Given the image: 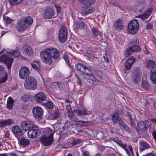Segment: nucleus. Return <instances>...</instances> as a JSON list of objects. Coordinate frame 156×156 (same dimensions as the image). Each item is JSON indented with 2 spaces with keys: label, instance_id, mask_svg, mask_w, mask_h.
Wrapping results in <instances>:
<instances>
[{
  "label": "nucleus",
  "instance_id": "obj_12",
  "mask_svg": "<svg viewBox=\"0 0 156 156\" xmlns=\"http://www.w3.org/2000/svg\"><path fill=\"white\" fill-rule=\"evenodd\" d=\"M55 14V11L53 8L48 6L46 7L44 12V17L46 19L52 18Z\"/></svg>",
  "mask_w": 156,
  "mask_h": 156
},
{
  "label": "nucleus",
  "instance_id": "obj_41",
  "mask_svg": "<svg viewBox=\"0 0 156 156\" xmlns=\"http://www.w3.org/2000/svg\"><path fill=\"white\" fill-rule=\"evenodd\" d=\"M22 0H9L10 4L12 5L18 4L22 2Z\"/></svg>",
  "mask_w": 156,
  "mask_h": 156
},
{
  "label": "nucleus",
  "instance_id": "obj_27",
  "mask_svg": "<svg viewBox=\"0 0 156 156\" xmlns=\"http://www.w3.org/2000/svg\"><path fill=\"white\" fill-rule=\"evenodd\" d=\"M6 51L8 53L12 55L15 58L19 56L20 54V52L17 50H13L11 49H7Z\"/></svg>",
  "mask_w": 156,
  "mask_h": 156
},
{
  "label": "nucleus",
  "instance_id": "obj_24",
  "mask_svg": "<svg viewBox=\"0 0 156 156\" xmlns=\"http://www.w3.org/2000/svg\"><path fill=\"white\" fill-rule=\"evenodd\" d=\"M23 52L28 55L31 56L33 54V51L32 48L28 46L23 47Z\"/></svg>",
  "mask_w": 156,
  "mask_h": 156
},
{
  "label": "nucleus",
  "instance_id": "obj_31",
  "mask_svg": "<svg viewBox=\"0 0 156 156\" xmlns=\"http://www.w3.org/2000/svg\"><path fill=\"white\" fill-rule=\"evenodd\" d=\"M12 123V120L10 119L2 121H0V128L9 125L11 124Z\"/></svg>",
  "mask_w": 156,
  "mask_h": 156
},
{
  "label": "nucleus",
  "instance_id": "obj_42",
  "mask_svg": "<svg viewBox=\"0 0 156 156\" xmlns=\"http://www.w3.org/2000/svg\"><path fill=\"white\" fill-rule=\"evenodd\" d=\"M133 52L131 48H128L125 51L124 55L125 56L128 57L129 55H130Z\"/></svg>",
  "mask_w": 156,
  "mask_h": 156
},
{
  "label": "nucleus",
  "instance_id": "obj_7",
  "mask_svg": "<svg viewBox=\"0 0 156 156\" xmlns=\"http://www.w3.org/2000/svg\"><path fill=\"white\" fill-rule=\"evenodd\" d=\"M67 34V28L65 26H62L59 33V39L61 42L64 43L66 41Z\"/></svg>",
  "mask_w": 156,
  "mask_h": 156
},
{
  "label": "nucleus",
  "instance_id": "obj_35",
  "mask_svg": "<svg viewBox=\"0 0 156 156\" xmlns=\"http://www.w3.org/2000/svg\"><path fill=\"white\" fill-rule=\"evenodd\" d=\"M30 143V141L24 137L22 138L20 140V144L23 147H25Z\"/></svg>",
  "mask_w": 156,
  "mask_h": 156
},
{
  "label": "nucleus",
  "instance_id": "obj_26",
  "mask_svg": "<svg viewBox=\"0 0 156 156\" xmlns=\"http://www.w3.org/2000/svg\"><path fill=\"white\" fill-rule=\"evenodd\" d=\"M134 6V10L136 13L142 12L144 8V4L143 3L136 4Z\"/></svg>",
  "mask_w": 156,
  "mask_h": 156
},
{
  "label": "nucleus",
  "instance_id": "obj_30",
  "mask_svg": "<svg viewBox=\"0 0 156 156\" xmlns=\"http://www.w3.org/2000/svg\"><path fill=\"white\" fill-rule=\"evenodd\" d=\"M74 25L76 28H82L84 27V23L81 20H78L74 23Z\"/></svg>",
  "mask_w": 156,
  "mask_h": 156
},
{
  "label": "nucleus",
  "instance_id": "obj_19",
  "mask_svg": "<svg viewBox=\"0 0 156 156\" xmlns=\"http://www.w3.org/2000/svg\"><path fill=\"white\" fill-rule=\"evenodd\" d=\"M47 49L52 58L57 59L58 58L59 53L58 50L55 48H48Z\"/></svg>",
  "mask_w": 156,
  "mask_h": 156
},
{
  "label": "nucleus",
  "instance_id": "obj_59",
  "mask_svg": "<svg viewBox=\"0 0 156 156\" xmlns=\"http://www.w3.org/2000/svg\"><path fill=\"white\" fill-rule=\"evenodd\" d=\"M77 83L79 85H81V81L80 80V79L79 77H77Z\"/></svg>",
  "mask_w": 156,
  "mask_h": 156
},
{
  "label": "nucleus",
  "instance_id": "obj_62",
  "mask_svg": "<svg viewBox=\"0 0 156 156\" xmlns=\"http://www.w3.org/2000/svg\"><path fill=\"white\" fill-rule=\"evenodd\" d=\"M0 156H8L7 154L4 153V154H0Z\"/></svg>",
  "mask_w": 156,
  "mask_h": 156
},
{
  "label": "nucleus",
  "instance_id": "obj_3",
  "mask_svg": "<svg viewBox=\"0 0 156 156\" xmlns=\"http://www.w3.org/2000/svg\"><path fill=\"white\" fill-rule=\"evenodd\" d=\"M139 28L138 21L135 19L133 20L129 23L127 27V32L128 34H134L138 31Z\"/></svg>",
  "mask_w": 156,
  "mask_h": 156
},
{
  "label": "nucleus",
  "instance_id": "obj_63",
  "mask_svg": "<svg viewBox=\"0 0 156 156\" xmlns=\"http://www.w3.org/2000/svg\"><path fill=\"white\" fill-rule=\"evenodd\" d=\"M145 156H156L155 155L153 154H149Z\"/></svg>",
  "mask_w": 156,
  "mask_h": 156
},
{
  "label": "nucleus",
  "instance_id": "obj_38",
  "mask_svg": "<svg viewBox=\"0 0 156 156\" xmlns=\"http://www.w3.org/2000/svg\"><path fill=\"white\" fill-rule=\"evenodd\" d=\"M112 119L114 123H116L117 121H119V119H121L119 117V114L117 112H115L112 115Z\"/></svg>",
  "mask_w": 156,
  "mask_h": 156
},
{
  "label": "nucleus",
  "instance_id": "obj_36",
  "mask_svg": "<svg viewBox=\"0 0 156 156\" xmlns=\"http://www.w3.org/2000/svg\"><path fill=\"white\" fill-rule=\"evenodd\" d=\"M13 101L11 97H9L7 101V107L9 109H11L13 107Z\"/></svg>",
  "mask_w": 156,
  "mask_h": 156
},
{
  "label": "nucleus",
  "instance_id": "obj_13",
  "mask_svg": "<svg viewBox=\"0 0 156 156\" xmlns=\"http://www.w3.org/2000/svg\"><path fill=\"white\" fill-rule=\"evenodd\" d=\"M30 73L29 69L26 67L21 68L19 72V76L22 79H25Z\"/></svg>",
  "mask_w": 156,
  "mask_h": 156
},
{
  "label": "nucleus",
  "instance_id": "obj_14",
  "mask_svg": "<svg viewBox=\"0 0 156 156\" xmlns=\"http://www.w3.org/2000/svg\"><path fill=\"white\" fill-rule=\"evenodd\" d=\"M41 133V130L37 129V126L36 128L30 129L27 133L28 136L30 138H34L39 136Z\"/></svg>",
  "mask_w": 156,
  "mask_h": 156
},
{
  "label": "nucleus",
  "instance_id": "obj_52",
  "mask_svg": "<svg viewBox=\"0 0 156 156\" xmlns=\"http://www.w3.org/2000/svg\"><path fill=\"white\" fill-rule=\"evenodd\" d=\"M60 83H58L54 82L53 83V86L55 87H58V88H59L61 86Z\"/></svg>",
  "mask_w": 156,
  "mask_h": 156
},
{
  "label": "nucleus",
  "instance_id": "obj_46",
  "mask_svg": "<svg viewBox=\"0 0 156 156\" xmlns=\"http://www.w3.org/2000/svg\"><path fill=\"white\" fill-rule=\"evenodd\" d=\"M32 67L36 70H38L39 68V63L38 62H36L32 65Z\"/></svg>",
  "mask_w": 156,
  "mask_h": 156
},
{
  "label": "nucleus",
  "instance_id": "obj_22",
  "mask_svg": "<svg viewBox=\"0 0 156 156\" xmlns=\"http://www.w3.org/2000/svg\"><path fill=\"white\" fill-rule=\"evenodd\" d=\"M135 61V59L133 58V57H130L126 60L125 63L126 69L127 70L129 69Z\"/></svg>",
  "mask_w": 156,
  "mask_h": 156
},
{
  "label": "nucleus",
  "instance_id": "obj_56",
  "mask_svg": "<svg viewBox=\"0 0 156 156\" xmlns=\"http://www.w3.org/2000/svg\"><path fill=\"white\" fill-rule=\"evenodd\" d=\"M152 135L156 142V132L155 131L152 132Z\"/></svg>",
  "mask_w": 156,
  "mask_h": 156
},
{
  "label": "nucleus",
  "instance_id": "obj_11",
  "mask_svg": "<svg viewBox=\"0 0 156 156\" xmlns=\"http://www.w3.org/2000/svg\"><path fill=\"white\" fill-rule=\"evenodd\" d=\"M53 133H52L48 137L44 136L41 137L40 139L41 142L44 146H47L50 145L53 141Z\"/></svg>",
  "mask_w": 156,
  "mask_h": 156
},
{
  "label": "nucleus",
  "instance_id": "obj_43",
  "mask_svg": "<svg viewBox=\"0 0 156 156\" xmlns=\"http://www.w3.org/2000/svg\"><path fill=\"white\" fill-rule=\"evenodd\" d=\"M45 106L48 108L51 109L53 108V105L52 102L50 101H47L44 104Z\"/></svg>",
  "mask_w": 156,
  "mask_h": 156
},
{
  "label": "nucleus",
  "instance_id": "obj_45",
  "mask_svg": "<svg viewBox=\"0 0 156 156\" xmlns=\"http://www.w3.org/2000/svg\"><path fill=\"white\" fill-rule=\"evenodd\" d=\"M131 49L132 50V52H137L140 50V47L138 45H133L131 47Z\"/></svg>",
  "mask_w": 156,
  "mask_h": 156
},
{
  "label": "nucleus",
  "instance_id": "obj_50",
  "mask_svg": "<svg viewBox=\"0 0 156 156\" xmlns=\"http://www.w3.org/2000/svg\"><path fill=\"white\" fill-rule=\"evenodd\" d=\"M86 122L83 121H77L75 123V125H83Z\"/></svg>",
  "mask_w": 156,
  "mask_h": 156
},
{
  "label": "nucleus",
  "instance_id": "obj_48",
  "mask_svg": "<svg viewBox=\"0 0 156 156\" xmlns=\"http://www.w3.org/2000/svg\"><path fill=\"white\" fill-rule=\"evenodd\" d=\"M54 5L56 9L57 13H60L61 12V9L60 5L56 4H54Z\"/></svg>",
  "mask_w": 156,
  "mask_h": 156
},
{
  "label": "nucleus",
  "instance_id": "obj_61",
  "mask_svg": "<svg viewBox=\"0 0 156 156\" xmlns=\"http://www.w3.org/2000/svg\"><path fill=\"white\" fill-rule=\"evenodd\" d=\"M9 135V133L8 132H6L5 134V136L6 137H8Z\"/></svg>",
  "mask_w": 156,
  "mask_h": 156
},
{
  "label": "nucleus",
  "instance_id": "obj_21",
  "mask_svg": "<svg viewBox=\"0 0 156 156\" xmlns=\"http://www.w3.org/2000/svg\"><path fill=\"white\" fill-rule=\"evenodd\" d=\"M74 112L77 115L80 116L85 115H88L91 113V112L90 111H87L85 109L81 110L76 109L74 111Z\"/></svg>",
  "mask_w": 156,
  "mask_h": 156
},
{
  "label": "nucleus",
  "instance_id": "obj_54",
  "mask_svg": "<svg viewBox=\"0 0 156 156\" xmlns=\"http://www.w3.org/2000/svg\"><path fill=\"white\" fill-rule=\"evenodd\" d=\"M152 25L150 23H148L147 24L146 26V28L147 30H150L152 29Z\"/></svg>",
  "mask_w": 156,
  "mask_h": 156
},
{
  "label": "nucleus",
  "instance_id": "obj_9",
  "mask_svg": "<svg viewBox=\"0 0 156 156\" xmlns=\"http://www.w3.org/2000/svg\"><path fill=\"white\" fill-rule=\"evenodd\" d=\"M13 60L12 58L7 56L5 54L2 55L0 57V61L5 63L9 69L11 68Z\"/></svg>",
  "mask_w": 156,
  "mask_h": 156
},
{
  "label": "nucleus",
  "instance_id": "obj_34",
  "mask_svg": "<svg viewBox=\"0 0 156 156\" xmlns=\"http://www.w3.org/2000/svg\"><path fill=\"white\" fill-rule=\"evenodd\" d=\"M92 33L94 37L98 39H100L101 32L95 28H92Z\"/></svg>",
  "mask_w": 156,
  "mask_h": 156
},
{
  "label": "nucleus",
  "instance_id": "obj_64",
  "mask_svg": "<svg viewBox=\"0 0 156 156\" xmlns=\"http://www.w3.org/2000/svg\"><path fill=\"white\" fill-rule=\"evenodd\" d=\"M151 122H154L156 124V119H152V120H151Z\"/></svg>",
  "mask_w": 156,
  "mask_h": 156
},
{
  "label": "nucleus",
  "instance_id": "obj_1",
  "mask_svg": "<svg viewBox=\"0 0 156 156\" xmlns=\"http://www.w3.org/2000/svg\"><path fill=\"white\" fill-rule=\"evenodd\" d=\"M75 66L78 70L80 71L79 73L83 78H85L86 76H87L93 82L99 81V80H97L92 72L91 67L87 66L85 65L79 63L76 65Z\"/></svg>",
  "mask_w": 156,
  "mask_h": 156
},
{
  "label": "nucleus",
  "instance_id": "obj_5",
  "mask_svg": "<svg viewBox=\"0 0 156 156\" xmlns=\"http://www.w3.org/2000/svg\"><path fill=\"white\" fill-rule=\"evenodd\" d=\"M40 56L41 59L44 63L48 65L52 63V57L47 49L41 52Z\"/></svg>",
  "mask_w": 156,
  "mask_h": 156
},
{
  "label": "nucleus",
  "instance_id": "obj_32",
  "mask_svg": "<svg viewBox=\"0 0 156 156\" xmlns=\"http://www.w3.org/2000/svg\"><path fill=\"white\" fill-rule=\"evenodd\" d=\"M150 79L154 84H156V71H150Z\"/></svg>",
  "mask_w": 156,
  "mask_h": 156
},
{
  "label": "nucleus",
  "instance_id": "obj_60",
  "mask_svg": "<svg viewBox=\"0 0 156 156\" xmlns=\"http://www.w3.org/2000/svg\"><path fill=\"white\" fill-rule=\"evenodd\" d=\"M106 156H116L115 154L113 153L108 154Z\"/></svg>",
  "mask_w": 156,
  "mask_h": 156
},
{
  "label": "nucleus",
  "instance_id": "obj_37",
  "mask_svg": "<svg viewBox=\"0 0 156 156\" xmlns=\"http://www.w3.org/2000/svg\"><path fill=\"white\" fill-rule=\"evenodd\" d=\"M119 122L121 126L126 131H127L128 132H130L129 127L126 124L125 122L122 120L121 119H119Z\"/></svg>",
  "mask_w": 156,
  "mask_h": 156
},
{
  "label": "nucleus",
  "instance_id": "obj_49",
  "mask_svg": "<svg viewBox=\"0 0 156 156\" xmlns=\"http://www.w3.org/2000/svg\"><path fill=\"white\" fill-rule=\"evenodd\" d=\"M81 140L80 139H76V140H74L72 144L73 145H76L80 144L81 143Z\"/></svg>",
  "mask_w": 156,
  "mask_h": 156
},
{
  "label": "nucleus",
  "instance_id": "obj_55",
  "mask_svg": "<svg viewBox=\"0 0 156 156\" xmlns=\"http://www.w3.org/2000/svg\"><path fill=\"white\" fill-rule=\"evenodd\" d=\"M63 58L64 60H65L66 62L68 63L69 62V58L67 55L65 54L63 56Z\"/></svg>",
  "mask_w": 156,
  "mask_h": 156
},
{
  "label": "nucleus",
  "instance_id": "obj_23",
  "mask_svg": "<svg viewBox=\"0 0 156 156\" xmlns=\"http://www.w3.org/2000/svg\"><path fill=\"white\" fill-rule=\"evenodd\" d=\"M139 144L140 145V149L141 151L151 147L150 145L144 141H140L139 142Z\"/></svg>",
  "mask_w": 156,
  "mask_h": 156
},
{
  "label": "nucleus",
  "instance_id": "obj_16",
  "mask_svg": "<svg viewBox=\"0 0 156 156\" xmlns=\"http://www.w3.org/2000/svg\"><path fill=\"white\" fill-rule=\"evenodd\" d=\"M13 133L14 136L17 138L23 134V132L21 128L19 126H15L12 128Z\"/></svg>",
  "mask_w": 156,
  "mask_h": 156
},
{
  "label": "nucleus",
  "instance_id": "obj_2",
  "mask_svg": "<svg viewBox=\"0 0 156 156\" xmlns=\"http://www.w3.org/2000/svg\"><path fill=\"white\" fill-rule=\"evenodd\" d=\"M33 22V20L30 16L26 17L20 20L18 23L17 29L19 31H24Z\"/></svg>",
  "mask_w": 156,
  "mask_h": 156
},
{
  "label": "nucleus",
  "instance_id": "obj_58",
  "mask_svg": "<svg viewBox=\"0 0 156 156\" xmlns=\"http://www.w3.org/2000/svg\"><path fill=\"white\" fill-rule=\"evenodd\" d=\"M129 149L132 154H133V149L131 146L129 145Z\"/></svg>",
  "mask_w": 156,
  "mask_h": 156
},
{
  "label": "nucleus",
  "instance_id": "obj_39",
  "mask_svg": "<svg viewBox=\"0 0 156 156\" xmlns=\"http://www.w3.org/2000/svg\"><path fill=\"white\" fill-rule=\"evenodd\" d=\"M118 145H119V146L124 149L129 156H130L129 151L126 147L127 145L126 144L122 143L121 142H119L118 143Z\"/></svg>",
  "mask_w": 156,
  "mask_h": 156
},
{
  "label": "nucleus",
  "instance_id": "obj_47",
  "mask_svg": "<svg viewBox=\"0 0 156 156\" xmlns=\"http://www.w3.org/2000/svg\"><path fill=\"white\" fill-rule=\"evenodd\" d=\"M7 79V76L6 74H4L3 77H2L0 78V83L5 82Z\"/></svg>",
  "mask_w": 156,
  "mask_h": 156
},
{
  "label": "nucleus",
  "instance_id": "obj_28",
  "mask_svg": "<svg viewBox=\"0 0 156 156\" xmlns=\"http://www.w3.org/2000/svg\"><path fill=\"white\" fill-rule=\"evenodd\" d=\"M79 1L86 6L88 7L95 2V0H79Z\"/></svg>",
  "mask_w": 156,
  "mask_h": 156
},
{
  "label": "nucleus",
  "instance_id": "obj_10",
  "mask_svg": "<svg viewBox=\"0 0 156 156\" xmlns=\"http://www.w3.org/2000/svg\"><path fill=\"white\" fill-rule=\"evenodd\" d=\"M32 113L34 117L39 120L41 119L43 116V110L40 107H34L32 109Z\"/></svg>",
  "mask_w": 156,
  "mask_h": 156
},
{
  "label": "nucleus",
  "instance_id": "obj_33",
  "mask_svg": "<svg viewBox=\"0 0 156 156\" xmlns=\"http://www.w3.org/2000/svg\"><path fill=\"white\" fill-rule=\"evenodd\" d=\"M94 10V8H92V7L91 8L88 7L82 11V14L83 15L85 16L92 12Z\"/></svg>",
  "mask_w": 156,
  "mask_h": 156
},
{
  "label": "nucleus",
  "instance_id": "obj_17",
  "mask_svg": "<svg viewBox=\"0 0 156 156\" xmlns=\"http://www.w3.org/2000/svg\"><path fill=\"white\" fill-rule=\"evenodd\" d=\"M66 108L69 119L72 121H76L77 119V117L74 115L72 112L71 106L70 105H66Z\"/></svg>",
  "mask_w": 156,
  "mask_h": 156
},
{
  "label": "nucleus",
  "instance_id": "obj_18",
  "mask_svg": "<svg viewBox=\"0 0 156 156\" xmlns=\"http://www.w3.org/2000/svg\"><path fill=\"white\" fill-rule=\"evenodd\" d=\"M34 99L37 102L41 103L46 100L45 94L42 92H40L35 95Z\"/></svg>",
  "mask_w": 156,
  "mask_h": 156
},
{
  "label": "nucleus",
  "instance_id": "obj_4",
  "mask_svg": "<svg viewBox=\"0 0 156 156\" xmlns=\"http://www.w3.org/2000/svg\"><path fill=\"white\" fill-rule=\"evenodd\" d=\"M37 82L33 76H29L25 80L24 87L28 90H34L37 87Z\"/></svg>",
  "mask_w": 156,
  "mask_h": 156
},
{
  "label": "nucleus",
  "instance_id": "obj_20",
  "mask_svg": "<svg viewBox=\"0 0 156 156\" xmlns=\"http://www.w3.org/2000/svg\"><path fill=\"white\" fill-rule=\"evenodd\" d=\"M152 11V9L150 8L148 9L146 12L142 14L136 16V18H138L141 19L143 21L145 20L146 19L148 18Z\"/></svg>",
  "mask_w": 156,
  "mask_h": 156
},
{
  "label": "nucleus",
  "instance_id": "obj_8",
  "mask_svg": "<svg viewBox=\"0 0 156 156\" xmlns=\"http://www.w3.org/2000/svg\"><path fill=\"white\" fill-rule=\"evenodd\" d=\"M151 124V121L150 120H148L145 121H141L137 123V126L139 129L141 130L144 131L147 129Z\"/></svg>",
  "mask_w": 156,
  "mask_h": 156
},
{
  "label": "nucleus",
  "instance_id": "obj_40",
  "mask_svg": "<svg viewBox=\"0 0 156 156\" xmlns=\"http://www.w3.org/2000/svg\"><path fill=\"white\" fill-rule=\"evenodd\" d=\"M60 114L58 111L54 112L51 115V119H57L60 116Z\"/></svg>",
  "mask_w": 156,
  "mask_h": 156
},
{
  "label": "nucleus",
  "instance_id": "obj_6",
  "mask_svg": "<svg viewBox=\"0 0 156 156\" xmlns=\"http://www.w3.org/2000/svg\"><path fill=\"white\" fill-rule=\"evenodd\" d=\"M141 72L138 68L135 69L133 71L132 77V81L134 84L139 83L141 79Z\"/></svg>",
  "mask_w": 156,
  "mask_h": 156
},
{
  "label": "nucleus",
  "instance_id": "obj_29",
  "mask_svg": "<svg viewBox=\"0 0 156 156\" xmlns=\"http://www.w3.org/2000/svg\"><path fill=\"white\" fill-rule=\"evenodd\" d=\"M147 68L150 69H154L155 66L156 64L155 62L152 60H148L146 62Z\"/></svg>",
  "mask_w": 156,
  "mask_h": 156
},
{
  "label": "nucleus",
  "instance_id": "obj_53",
  "mask_svg": "<svg viewBox=\"0 0 156 156\" xmlns=\"http://www.w3.org/2000/svg\"><path fill=\"white\" fill-rule=\"evenodd\" d=\"M82 152L83 156H90L89 152L87 151H83Z\"/></svg>",
  "mask_w": 156,
  "mask_h": 156
},
{
  "label": "nucleus",
  "instance_id": "obj_44",
  "mask_svg": "<svg viewBox=\"0 0 156 156\" xmlns=\"http://www.w3.org/2000/svg\"><path fill=\"white\" fill-rule=\"evenodd\" d=\"M3 21L5 23L8 24L11 23L12 20L11 18L9 17L5 16L3 17Z\"/></svg>",
  "mask_w": 156,
  "mask_h": 156
},
{
  "label": "nucleus",
  "instance_id": "obj_57",
  "mask_svg": "<svg viewBox=\"0 0 156 156\" xmlns=\"http://www.w3.org/2000/svg\"><path fill=\"white\" fill-rule=\"evenodd\" d=\"M4 71V68L1 66H0V74L3 73Z\"/></svg>",
  "mask_w": 156,
  "mask_h": 156
},
{
  "label": "nucleus",
  "instance_id": "obj_25",
  "mask_svg": "<svg viewBox=\"0 0 156 156\" xmlns=\"http://www.w3.org/2000/svg\"><path fill=\"white\" fill-rule=\"evenodd\" d=\"M114 25L115 28L118 30H122L123 27L122 21L120 19H118L114 23Z\"/></svg>",
  "mask_w": 156,
  "mask_h": 156
},
{
  "label": "nucleus",
  "instance_id": "obj_15",
  "mask_svg": "<svg viewBox=\"0 0 156 156\" xmlns=\"http://www.w3.org/2000/svg\"><path fill=\"white\" fill-rule=\"evenodd\" d=\"M22 127L23 130L27 131L31 128H36L37 126L34 125L33 122L28 120L22 122Z\"/></svg>",
  "mask_w": 156,
  "mask_h": 156
},
{
  "label": "nucleus",
  "instance_id": "obj_51",
  "mask_svg": "<svg viewBox=\"0 0 156 156\" xmlns=\"http://www.w3.org/2000/svg\"><path fill=\"white\" fill-rule=\"evenodd\" d=\"M138 42L139 41L136 38L133 39L131 41V42L134 45H136V44L138 43Z\"/></svg>",
  "mask_w": 156,
  "mask_h": 156
}]
</instances>
